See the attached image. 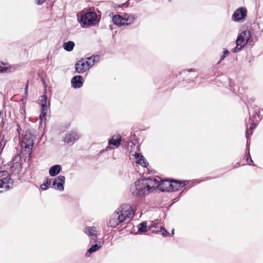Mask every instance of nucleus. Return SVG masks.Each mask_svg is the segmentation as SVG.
<instances>
[{
  "label": "nucleus",
  "instance_id": "1",
  "mask_svg": "<svg viewBox=\"0 0 263 263\" xmlns=\"http://www.w3.org/2000/svg\"><path fill=\"white\" fill-rule=\"evenodd\" d=\"M160 180L155 177L138 180L131 185L130 191L133 195L137 197H144L157 187L162 192H172V181Z\"/></svg>",
  "mask_w": 263,
  "mask_h": 263
},
{
  "label": "nucleus",
  "instance_id": "2",
  "mask_svg": "<svg viewBox=\"0 0 263 263\" xmlns=\"http://www.w3.org/2000/svg\"><path fill=\"white\" fill-rule=\"evenodd\" d=\"M133 215L131 206L128 204H123L111 215L107 222V226L111 228H116L126 220L132 218Z\"/></svg>",
  "mask_w": 263,
  "mask_h": 263
},
{
  "label": "nucleus",
  "instance_id": "3",
  "mask_svg": "<svg viewBox=\"0 0 263 263\" xmlns=\"http://www.w3.org/2000/svg\"><path fill=\"white\" fill-rule=\"evenodd\" d=\"M14 185L13 180L7 171H0V194L13 188Z\"/></svg>",
  "mask_w": 263,
  "mask_h": 263
},
{
  "label": "nucleus",
  "instance_id": "4",
  "mask_svg": "<svg viewBox=\"0 0 263 263\" xmlns=\"http://www.w3.org/2000/svg\"><path fill=\"white\" fill-rule=\"evenodd\" d=\"M35 139V137L30 131L26 130L20 143L22 150H24L26 153L30 154L32 152Z\"/></svg>",
  "mask_w": 263,
  "mask_h": 263
},
{
  "label": "nucleus",
  "instance_id": "5",
  "mask_svg": "<svg viewBox=\"0 0 263 263\" xmlns=\"http://www.w3.org/2000/svg\"><path fill=\"white\" fill-rule=\"evenodd\" d=\"M39 101L41 106V114L39 116L40 125L42 126L43 122L45 123L47 115L50 110V103L49 102H47V97L45 95L41 96Z\"/></svg>",
  "mask_w": 263,
  "mask_h": 263
},
{
  "label": "nucleus",
  "instance_id": "6",
  "mask_svg": "<svg viewBox=\"0 0 263 263\" xmlns=\"http://www.w3.org/2000/svg\"><path fill=\"white\" fill-rule=\"evenodd\" d=\"M97 14L92 11H89L83 15L81 18V23L85 26H93L97 21Z\"/></svg>",
  "mask_w": 263,
  "mask_h": 263
},
{
  "label": "nucleus",
  "instance_id": "7",
  "mask_svg": "<svg viewBox=\"0 0 263 263\" xmlns=\"http://www.w3.org/2000/svg\"><path fill=\"white\" fill-rule=\"evenodd\" d=\"M49 182L51 187L61 191H63L64 190V184L65 182V176L60 175L54 178L50 179Z\"/></svg>",
  "mask_w": 263,
  "mask_h": 263
},
{
  "label": "nucleus",
  "instance_id": "8",
  "mask_svg": "<svg viewBox=\"0 0 263 263\" xmlns=\"http://www.w3.org/2000/svg\"><path fill=\"white\" fill-rule=\"evenodd\" d=\"M247 16V9L244 7L237 9L234 12L232 18L234 22H239Z\"/></svg>",
  "mask_w": 263,
  "mask_h": 263
},
{
  "label": "nucleus",
  "instance_id": "9",
  "mask_svg": "<svg viewBox=\"0 0 263 263\" xmlns=\"http://www.w3.org/2000/svg\"><path fill=\"white\" fill-rule=\"evenodd\" d=\"M76 71L78 73H83L89 69L86 60L81 59L77 62L75 64Z\"/></svg>",
  "mask_w": 263,
  "mask_h": 263
},
{
  "label": "nucleus",
  "instance_id": "10",
  "mask_svg": "<svg viewBox=\"0 0 263 263\" xmlns=\"http://www.w3.org/2000/svg\"><path fill=\"white\" fill-rule=\"evenodd\" d=\"M251 36L250 31L246 30L242 32L236 40V44H240L241 47H243L249 41Z\"/></svg>",
  "mask_w": 263,
  "mask_h": 263
},
{
  "label": "nucleus",
  "instance_id": "11",
  "mask_svg": "<svg viewBox=\"0 0 263 263\" xmlns=\"http://www.w3.org/2000/svg\"><path fill=\"white\" fill-rule=\"evenodd\" d=\"M80 138V135L76 132H69L65 135L64 141L67 143H74Z\"/></svg>",
  "mask_w": 263,
  "mask_h": 263
},
{
  "label": "nucleus",
  "instance_id": "12",
  "mask_svg": "<svg viewBox=\"0 0 263 263\" xmlns=\"http://www.w3.org/2000/svg\"><path fill=\"white\" fill-rule=\"evenodd\" d=\"M83 232L92 239H96L98 236V232L96 227H86L83 230Z\"/></svg>",
  "mask_w": 263,
  "mask_h": 263
},
{
  "label": "nucleus",
  "instance_id": "13",
  "mask_svg": "<svg viewBox=\"0 0 263 263\" xmlns=\"http://www.w3.org/2000/svg\"><path fill=\"white\" fill-rule=\"evenodd\" d=\"M10 172L13 174H18L22 171V164L20 161L14 162V160L10 162Z\"/></svg>",
  "mask_w": 263,
  "mask_h": 263
},
{
  "label": "nucleus",
  "instance_id": "14",
  "mask_svg": "<svg viewBox=\"0 0 263 263\" xmlns=\"http://www.w3.org/2000/svg\"><path fill=\"white\" fill-rule=\"evenodd\" d=\"M71 86L74 88H79L83 85V78L81 76H76L71 79Z\"/></svg>",
  "mask_w": 263,
  "mask_h": 263
},
{
  "label": "nucleus",
  "instance_id": "15",
  "mask_svg": "<svg viewBox=\"0 0 263 263\" xmlns=\"http://www.w3.org/2000/svg\"><path fill=\"white\" fill-rule=\"evenodd\" d=\"M112 21L115 25L119 27L125 25L127 26V24H125V22H123L122 16L119 14L114 15L112 16Z\"/></svg>",
  "mask_w": 263,
  "mask_h": 263
},
{
  "label": "nucleus",
  "instance_id": "16",
  "mask_svg": "<svg viewBox=\"0 0 263 263\" xmlns=\"http://www.w3.org/2000/svg\"><path fill=\"white\" fill-rule=\"evenodd\" d=\"M62 171V166L59 164H55L50 167L49 174L52 177H54L58 175Z\"/></svg>",
  "mask_w": 263,
  "mask_h": 263
},
{
  "label": "nucleus",
  "instance_id": "17",
  "mask_svg": "<svg viewBox=\"0 0 263 263\" xmlns=\"http://www.w3.org/2000/svg\"><path fill=\"white\" fill-rule=\"evenodd\" d=\"M86 60V62L87 63L88 66L90 68L91 67L94 65L96 63H98L99 62L100 60V55H92L90 57H88L85 58Z\"/></svg>",
  "mask_w": 263,
  "mask_h": 263
},
{
  "label": "nucleus",
  "instance_id": "18",
  "mask_svg": "<svg viewBox=\"0 0 263 263\" xmlns=\"http://www.w3.org/2000/svg\"><path fill=\"white\" fill-rule=\"evenodd\" d=\"M121 141V137L120 135H114L111 139L108 141L109 145H112L116 147H118Z\"/></svg>",
  "mask_w": 263,
  "mask_h": 263
},
{
  "label": "nucleus",
  "instance_id": "19",
  "mask_svg": "<svg viewBox=\"0 0 263 263\" xmlns=\"http://www.w3.org/2000/svg\"><path fill=\"white\" fill-rule=\"evenodd\" d=\"M122 17L123 22L127 24V26L132 24L135 20V15L133 14L124 13Z\"/></svg>",
  "mask_w": 263,
  "mask_h": 263
},
{
  "label": "nucleus",
  "instance_id": "20",
  "mask_svg": "<svg viewBox=\"0 0 263 263\" xmlns=\"http://www.w3.org/2000/svg\"><path fill=\"white\" fill-rule=\"evenodd\" d=\"M252 118V116H250L249 121V123L251 124V126L249 128V130L251 131L250 132L248 130H247L246 132V138L247 139H248L249 136L252 135V130L256 127L257 122H258V120H256V122H255L253 120Z\"/></svg>",
  "mask_w": 263,
  "mask_h": 263
},
{
  "label": "nucleus",
  "instance_id": "21",
  "mask_svg": "<svg viewBox=\"0 0 263 263\" xmlns=\"http://www.w3.org/2000/svg\"><path fill=\"white\" fill-rule=\"evenodd\" d=\"M172 192L178 191L180 190L181 187H183L185 183L183 181H179L177 180H172Z\"/></svg>",
  "mask_w": 263,
  "mask_h": 263
},
{
  "label": "nucleus",
  "instance_id": "22",
  "mask_svg": "<svg viewBox=\"0 0 263 263\" xmlns=\"http://www.w3.org/2000/svg\"><path fill=\"white\" fill-rule=\"evenodd\" d=\"M135 158L137 159V162L143 167H146L148 164L145 158L139 154L136 153L135 155Z\"/></svg>",
  "mask_w": 263,
  "mask_h": 263
},
{
  "label": "nucleus",
  "instance_id": "23",
  "mask_svg": "<svg viewBox=\"0 0 263 263\" xmlns=\"http://www.w3.org/2000/svg\"><path fill=\"white\" fill-rule=\"evenodd\" d=\"M75 46V44L72 41H68L64 43L63 47L65 50L70 52L71 51Z\"/></svg>",
  "mask_w": 263,
  "mask_h": 263
},
{
  "label": "nucleus",
  "instance_id": "24",
  "mask_svg": "<svg viewBox=\"0 0 263 263\" xmlns=\"http://www.w3.org/2000/svg\"><path fill=\"white\" fill-rule=\"evenodd\" d=\"M100 243L101 242H99L98 244L96 243L95 245H92L91 247L88 250L87 252L91 254L98 250L101 247Z\"/></svg>",
  "mask_w": 263,
  "mask_h": 263
},
{
  "label": "nucleus",
  "instance_id": "25",
  "mask_svg": "<svg viewBox=\"0 0 263 263\" xmlns=\"http://www.w3.org/2000/svg\"><path fill=\"white\" fill-rule=\"evenodd\" d=\"M138 232L139 233L145 232L147 230V226L146 222H142L140 223L138 226Z\"/></svg>",
  "mask_w": 263,
  "mask_h": 263
},
{
  "label": "nucleus",
  "instance_id": "26",
  "mask_svg": "<svg viewBox=\"0 0 263 263\" xmlns=\"http://www.w3.org/2000/svg\"><path fill=\"white\" fill-rule=\"evenodd\" d=\"M247 151L248 152H247V154H246V155L245 156L246 160V161L247 162V163H248V164L249 165H254L253 164V161L252 160V158H251L250 154L249 148L247 149Z\"/></svg>",
  "mask_w": 263,
  "mask_h": 263
},
{
  "label": "nucleus",
  "instance_id": "27",
  "mask_svg": "<svg viewBox=\"0 0 263 263\" xmlns=\"http://www.w3.org/2000/svg\"><path fill=\"white\" fill-rule=\"evenodd\" d=\"M49 181H50V179L47 178L46 181L41 184V187L43 190H46L48 189V185H50Z\"/></svg>",
  "mask_w": 263,
  "mask_h": 263
},
{
  "label": "nucleus",
  "instance_id": "28",
  "mask_svg": "<svg viewBox=\"0 0 263 263\" xmlns=\"http://www.w3.org/2000/svg\"><path fill=\"white\" fill-rule=\"evenodd\" d=\"M229 54V51L227 49H224L223 52V54L220 57V61L218 63H220L221 61L224 60V59Z\"/></svg>",
  "mask_w": 263,
  "mask_h": 263
},
{
  "label": "nucleus",
  "instance_id": "29",
  "mask_svg": "<svg viewBox=\"0 0 263 263\" xmlns=\"http://www.w3.org/2000/svg\"><path fill=\"white\" fill-rule=\"evenodd\" d=\"M11 69V67H3L0 65V72L4 73L6 72L7 70Z\"/></svg>",
  "mask_w": 263,
  "mask_h": 263
},
{
  "label": "nucleus",
  "instance_id": "30",
  "mask_svg": "<svg viewBox=\"0 0 263 263\" xmlns=\"http://www.w3.org/2000/svg\"><path fill=\"white\" fill-rule=\"evenodd\" d=\"M160 232L162 233L163 236H166L168 234V232L163 227L160 228Z\"/></svg>",
  "mask_w": 263,
  "mask_h": 263
},
{
  "label": "nucleus",
  "instance_id": "31",
  "mask_svg": "<svg viewBox=\"0 0 263 263\" xmlns=\"http://www.w3.org/2000/svg\"><path fill=\"white\" fill-rule=\"evenodd\" d=\"M242 47H241L240 44L238 45L237 44H236V46L235 47V48L233 49L232 51L233 52H236L238 51L239 50H240Z\"/></svg>",
  "mask_w": 263,
  "mask_h": 263
},
{
  "label": "nucleus",
  "instance_id": "32",
  "mask_svg": "<svg viewBox=\"0 0 263 263\" xmlns=\"http://www.w3.org/2000/svg\"><path fill=\"white\" fill-rule=\"evenodd\" d=\"M258 114H259L258 109L256 108L255 110L254 111V114H253L254 118H255L256 116H258V118H259V115H258Z\"/></svg>",
  "mask_w": 263,
  "mask_h": 263
},
{
  "label": "nucleus",
  "instance_id": "33",
  "mask_svg": "<svg viewBox=\"0 0 263 263\" xmlns=\"http://www.w3.org/2000/svg\"><path fill=\"white\" fill-rule=\"evenodd\" d=\"M17 133H18V135H20L21 131H22V128H21V126H20L18 123H17Z\"/></svg>",
  "mask_w": 263,
  "mask_h": 263
},
{
  "label": "nucleus",
  "instance_id": "34",
  "mask_svg": "<svg viewBox=\"0 0 263 263\" xmlns=\"http://www.w3.org/2000/svg\"><path fill=\"white\" fill-rule=\"evenodd\" d=\"M157 226V223H154L152 224L151 226L149 227V230H151L152 232H153L154 230H153V228H156Z\"/></svg>",
  "mask_w": 263,
  "mask_h": 263
},
{
  "label": "nucleus",
  "instance_id": "35",
  "mask_svg": "<svg viewBox=\"0 0 263 263\" xmlns=\"http://www.w3.org/2000/svg\"><path fill=\"white\" fill-rule=\"evenodd\" d=\"M46 0H36V3L38 5H42Z\"/></svg>",
  "mask_w": 263,
  "mask_h": 263
},
{
  "label": "nucleus",
  "instance_id": "36",
  "mask_svg": "<svg viewBox=\"0 0 263 263\" xmlns=\"http://www.w3.org/2000/svg\"><path fill=\"white\" fill-rule=\"evenodd\" d=\"M111 148V147H110L109 145H108V146H107L106 147V148H105L104 150H102V151L100 152V153H103V152H104L108 151L110 150Z\"/></svg>",
  "mask_w": 263,
  "mask_h": 263
},
{
  "label": "nucleus",
  "instance_id": "37",
  "mask_svg": "<svg viewBox=\"0 0 263 263\" xmlns=\"http://www.w3.org/2000/svg\"><path fill=\"white\" fill-rule=\"evenodd\" d=\"M28 90V81H27V84L25 88V92H27Z\"/></svg>",
  "mask_w": 263,
  "mask_h": 263
},
{
  "label": "nucleus",
  "instance_id": "38",
  "mask_svg": "<svg viewBox=\"0 0 263 263\" xmlns=\"http://www.w3.org/2000/svg\"><path fill=\"white\" fill-rule=\"evenodd\" d=\"M27 97H28V92H25L24 96V98L26 99L27 98Z\"/></svg>",
  "mask_w": 263,
  "mask_h": 263
},
{
  "label": "nucleus",
  "instance_id": "39",
  "mask_svg": "<svg viewBox=\"0 0 263 263\" xmlns=\"http://www.w3.org/2000/svg\"><path fill=\"white\" fill-rule=\"evenodd\" d=\"M239 166H240V162H238V163H237L235 165L234 167H239Z\"/></svg>",
  "mask_w": 263,
  "mask_h": 263
},
{
  "label": "nucleus",
  "instance_id": "40",
  "mask_svg": "<svg viewBox=\"0 0 263 263\" xmlns=\"http://www.w3.org/2000/svg\"><path fill=\"white\" fill-rule=\"evenodd\" d=\"M187 71H188V72L194 71V70H193V69L191 68V69L187 70Z\"/></svg>",
  "mask_w": 263,
  "mask_h": 263
},
{
  "label": "nucleus",
  "instance_id": "41",
  "mask_svg": "<svg viewBox=\"0 0 263 263\" xmlns=\"http://www.w3.org/2000/svg\"><path fill=\"white\" fill-rule=\"evenodd\" d=\"M174 229H172V233L173 234H174Z\"/></svg>",
  "mask_w": 263,
  "mask_h": 263
},
{
  "label": "nucleus",
  "instance_id": "42",
  "mask_svg": "<svg viewBox=\"0 0 263 263\" xmlns=\"http://www.w3.org/2000/svg\"><path fill=\"white\" fill-rule=\"evenodd\" d=\"M18 158V156H16L15 157V160H16V159Z\"/></svg>",
  "mask_w": 263,
  "mask_h": 263
},
{
  "label": "nucleus",
  "instance_id": "43",
  "mask_svg": "<svg viewBox=\"0 0 263 263\" xmlns=\"http://www.w3.org/2000/svg\"><path fill=\"white\" fill-rule=\"evenodd\" d=\"M248 140H247V145H248Z\"/></svg>",
  "mask_w": 263,
  "mask_h": 263
},
{
  "label": "nucleus",
  "instance_id": "44",
  "mask_svg": "<svg viewBox=\"0 0 263 263\" xmlns=\"http://www.w3.org/2000/svg\"><path fill=\"white\" fill-rule=\"evenodd\" d=\"M109 27L111 29H112V28L111 27V26H109Z\"/></svg>",
  "mask_w": 263,
  "mask_h": 263
}]
</instances>
